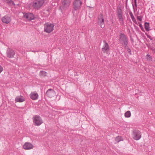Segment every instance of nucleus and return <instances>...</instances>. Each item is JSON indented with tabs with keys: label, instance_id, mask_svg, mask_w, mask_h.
Returning a JSON list of instances; mask_svg holds the SVG:
<instances>
[{
	"label": "nucleus",
	"instance_id": "nucleus-1",
	"mask_svg": "<svg viewBox=\"0 0 155 155\" xmlns=\"http://www.w3.org/2000/svg\"><path fill=\"white\" fill-rule=\"evenodd\" d=\"M54 25L50 23H46L44 25V31L47 33H50L54 30Z\"/></svg>",
	"mask_w": 155,
	"mask_h": 155
},
{
	"label": "nucleus",
	"instance_id": "nucleus-2",
	"mask_svg": "<svg viewBox=\"0 0 155 155\" xmlns=\"http://www.w3.org/2000/svg\"><path fill=\"white\" fill-rule=\"evenodd\" d=\"M33 122L35 126H39L43 123V120L39 116L35 115L33 118Z\"/></svg>",
	"mask_w": 155,
	"mask_h": 155
},
{
	"label": "nucleus",
	"instance_id": "nucleus-3",
	"mask_svg": "<svg viewBox=\"0 0 155 155\" xmlns=\"http://www.w3.org/2000/svg\"><path fill=\"white\" fill-rule=\"evenodd\" d=\"M82 2L80 0H75L73 2V13L74 14L75 12L80 8Z\"/></svg>",
	"mask_w": 155,
	"mask_h": 155
},
{
	"label": "nucleus",
	"instance_id": "nucleus-4",
	"mask_svg": "<svg viewBox=\"0 0 155 155\" xmlns=\"http://www.w3.org/2000/svg\"><path fill=\"white\" fill-rule=\"evenodd\" d=\"M44 3L43 0H36L33 2V6L36 9L40 8Z\"/></svg>",
	"mask_w": 155,
	"mask_h": 155
},
{
	"label": "nucleus",
	"instance_id": "nucleus-5",
	"mask_svg": "<svg viewBox=\"0 0 155 155\" xmlns=\"http://www.w3.org/2000/svg\"><path fill=\"white\" fill-rule=\"evenodd\" d=\"M119 41L120 42H123L125 47H126L128 44L127 39V37L124 34L120 33Z\"/></svg>",
	"mask_w": 155,
	"mask_h": 155
},
{
	"label": "nucleus",
	"instance_id": "nucleus-6",
	"mask_svg": "<svg viewBox=\"0 0 155 155\" xmlns=\"http://www.w3.org/2000/svg\"><path fill=\"white\" fill-rule=\"evenodd\" d=\"M141 133L140 131L137 130H135L133 133V138L135 140H138L141 138Z\"/></svg>",
	"mask_w": 155,
	"mask_h": 155
},
{
	"label": "nucleus",
	"instance_id": "nucleus-7",
	"mask_svg": "<svg viewBox=\"0 0 155 155\" xmlns=\"http://www.w3.org/2000/svg\"><path fill=\"white\" fill-rule=\"evenodd\" d=\"M15 53L14 51L10 48H8L6 51V54L7 56L9 58H12L14 57Z\"/></svg>",
	"mask_w": 155,
	"mask_h": 155
},
{
	"label": "nucleus",
	"instance_id": "nucleus-8",
	"mask_svg": "<svg viewBox=\"0 0 155 155\" xmlns=\"http://www.w3.org/2000/svg\"><path fill=\"white\" fill-rule=\"evenodd\" d=\"M71 0H63L62 2V7L66 10L68 8L71 3Z\"/></svg>",
	"mask_w": 155,
	"mask_h": 155
},
{
	"label": "nucleus",
	"instance_id": "nucleus-9",
	"mask_svg": "<svg viewBox=\"0 0 155 155\" xmlns=\"http://www.w3.org/2000/svg\"><path fill=\"white\" fill-rule=\"evenodd\" d=\"M98 24L101 28H103L104 27V19L103 18V15L101 14L98 16Z\"/></svg>",
	"mask_w": 155,
	"mask_h": 155
},
{
	"label": "nucleus",
	"instance_id": "nucleus-10",
	"mask_svg": "<svg viewBox=\"0 0 155 155\" xmlns=\"http://www.w3.org/2000/svg\"><path fill=\"white\" fill-rule=\"evenodd\" d=\"M55 94V92L52 89H48L46 93V95L48 97H54Z\"/></svg>",
	"mask_w": 155,
	"mask_h": 155
},
{
	"label": "nucleus",
	"instance_id": "nucleus-11",
	"mask_svg": "<svg viewBox=\"0 0 155 155\" xmlns=\"http://www.w3.org/2000/svg\"><path fill=\"white\" fill-rule=\"evenodd\" d=\"M103 42L104 44L102 48V50L104 53H107L110 50L108 44L105 40H104Z\"/></svg>",
	"mask_w": 155,
	"mask_h": 155
},
{
	"label": "nucleus",
	"instance_id": "nucleus-12",
	"mask_svg": "<svg viewBox=\"0 0 155 155\" xmlns=\"http://www.w3.org/2000/svg\"><path fill=\"white\" fill-rule=\"evenodd\" d=\"M24 17L27 20H31L35 19V17L33 14L31 13H28L25 14L24 15Z\"/></svg>",
	"mask_w": 155,
	"mask_h": 155
},
{
	"label": "nucleus",
	"instance_id": "nucleus-13",
	"mask_svg": "<svg viewBox=\"0 0 155 155\" xmlns=\"http://www.w3.org/2000/svg\"><path fill=\"white\" fill-rule=\"evenodd\" d=\"M2 20L3 23L8 24L10 22L11 18L8 15H6L3 17Z\"/></svg>",
	"mask_w": 155,
	"mask_h": 155
},
{
	"label": "nucleus",
	"instance_id": "nucleus-14",
	"mask_svg": "<svg viewBox=\"0 0 155 155\" xmlns=\"http://www.w3.org/2000/svg\"><path fill=\"white\" fill-rule=\"evenodd\" d=\"M33 146L31 143L26 142L23 146V148L25 150H29L32 149Z\"/></svg>",
	"mask_w": 155,
	"mask_h": 155
},
{
	"label": "nucleus",
	"instance_id": "nucleus-15",
	"mask_svg": "<svg viewBox=\"0 0 155 155\" xmlns=\"http://www.w3.org/2000/svg\"><path fill=\"white\" fill-rule=\"evenodd\" d=\"M30 98L32 100H35L38 99V94L36 93L31 92L30 95Z\"/></svg>",
	"mask_w": 155,
	"mask_h": 155
},
{
	"label": "nucleus",
	"instance_id": "nucleus-16",
	"mask_svg": "<svg viewBox=\"0 0 155 155\" xmlns=\"http://www.w3.org/2000/svg\"><path fill=\"white\" fill-rule=\"evenodd\" d=\"M15 102H22L24 101V97H20L18 96L15 99Z\"/></svg>",
	"mask_w": 155,
	"mask_h": 155
},
{
	"label": "nucleus",
	"instance_id": "nucleus-17",
	"mask_svg": "<svg viewBox=\"0 0 155 155\" xmlns=\"http://www.w3.org/2000/svg\"><path fill=\"white\" fill-rule=\"evenodd\" d=\"M149 24L148 23L146 22L144 24V27L146 31H149L150 30L149 29Z\"/></svg>",
	"mask_w": 155,
	"mask_h": 155
},
{
	"label": "nucleus",
	"instance_id": "nucleus-18",
	"mask_svg": "<svg viewBox=\"0 0 155 155\" xmlns=\"http://www.w3.org/2000/svg\"><path fill=\"white\" fill-rule=\"evenodd\" d=\"M130 17L132 19V20L133 22H135L136 24H137V23L136 21L135 18H134L132 13L131 12L130 13Z\"/></svg>",
	"mask_w": 155,
	"mask_h": 155
},
{
	"label": "nucleus",
	"instance_id": "nucleus-19",
	"mask_svg": "<svg viewBox=\"0 0 155 155\" xmlns=\"http://www.w3.org/2000/svg\"><path fill=\"white\" fill-rule=\"evenodd\" d=\"M124 115L126 117H129L130 116L131 113L129 111H128L125 113Z\"/></svg>",
	"mask_w": 155,
	"mask_h": 155
},
{
	"label": "nucleus",
	"instance_id": "nucleus-20",
	"mask_svg": "<svg viewBox=\"0 0 155 155\" xmlns=\"http://www.w3.org/2000/svg\"><path fill=\"white\" fill-rule=\"evenodd\" d=\"M7 3L9 4H12L15 5L14 2L12 0H5Z\"/></svg>",
	"mask_w": 155,
	"mask_h": 155
},
{
	"label": "nucleus",
	"instance_id": "nucleus-21",
	"mask_svg": "<svg viewBox=\"0 0 155 155\" xmlns=\"http://www.w3.org/2000/svg\"><path fill=\"white\" fill-rule=\"evenodd\" d=\"M121 140V138L120 137H117L115 139V141L117 143H118Z\"/></svg>",
	"mask_w": 155,
	"mask_h": 155
},
{
	"label": "nucleus",
	"instance_id": "nucleus-22",
	"mask_svg": "<svg viewBox=\"0 0 155 155\" xmlns=\"http://www.w3.org/2000/svg\"><path fill=\"white\" fill-rule=\"evenodd\" d=\"M118 17V18L119 20L120 21H122L123 20V18L122 17V14L120 15L119 14V15H117Z\"/></svg>",
	"mask_w": 155,
	"mask_h": 155
},
{
	"label": "nucleus",
	"instance_id": "nucleus-23",
	"mask_svg": "<svg viewBox=\"0 0 155 155\" xmlns=\"http://www.w3.org/2000/svg\"><path fill=\"white\" fill-rule=\"evenodd\" d=\"M119 14H122V11L121 9H120L117 12V15H119Z\"/></svg>",
	"mask_w": 155,
	"mask_h": 155
},
{
	"label": "nucleus",
	"instance_id": "nucleus-24",
	"mask_svg": "<svg viewBox=\"0 0 155 155\" xmlns=\"http://www.w3.org/2000/svg\"><path fill=\"white\" fill-rule=\"evenodd\" d=\"M137 19L138 20H139L140 21H141L142 20V18L140 16H138L137 17Z\"/></svg>",
	"mask_w": 155,
	"mask_h": 155
},
{
	"label": "nucleus",
	"instance_id": "nucleus-25",
	"mask_svg": "<svg viewBox=\"0 0 155 155\" xmlns=\"http://www.w3.org/2000/svg\"><path fill=\"white\" fill-rule=\"evenodd\" d=\"M3 70L2 67L0 65V73H1Z\"/></svg>",
	"mask_w": 155,
	"mask_h": 155
},
{
	"label": "nucleus",
	"instance_id": "nucleus-26",
	"mask_svg": "<svg viewBox=\"0 0 155 155\" xmlns=\"http://www.w3.org/2000/svg\"><path fill=\"white\" fill-rule=\"evenodd\" d=\"M147 36L148 38H149L151 40H153L150 35H147Z\"/></svg>",
	"mask_w": 155,
	"mask_h": 155
},
{
	"label": "nucleus",
	"instance_id": "nucleus-27",
	"mask_svg": "<svg viewBox=\"0 0 155 155\" xmlns=\"http://www.w3.org/2000/svg\"><path fill=\"white\" fill-rule=\"evenodd\" d=\"M147 56L149 58H148V59H151V57L150 56V55H148V54H147Z\"/></svg>",
	"mask_w": 155,
	"mask_h": 155
},
{
	"label": "nucleus",
	"instance_id": "nucleus-28",
	"mask_svg": "<svg viewBox=\"0 0 155 155\" xmlns=\"http://www.w3.org/2000/svg\"><path fill=\"white\" fill-rule=\"evenodd\" d=\"M134 3L135 4V5L136 7L137 6V0H134Z\"/></svg>",
	"mask_w": 155,
	"mask_h": 155
},
{
	"label": "nucleus",
	"instance_id": "nucleus-29",
	"mask_svg": "<svg viewBox=\"0 0 155 155\" xmlns=\"http://www.w3.org/2000/svg\"><path fill=\"white\" fill-rule=\"evenodd\" d=\"M128 52H131V51L130 49L128 50Z\"/></svg>",
	"mask_w": 155,
	"mask_h": 155
},
{
	"label": "nucleus",
	"instance_id": "nucleus-30",
	"mask_svg": "<svg viewBox=\"0 0 155 155\" xmlns=\"http://www.w3.org/2000/svg\"><path fill=\"white\" fill-rule=\"evenodd\" d=\"M139 26L140 27H142V25L141 24H140L139 25Z\"/></svg>",
	"mask_w": 155,
	"mask_h": 155
},
{
	"label": "nucleus",
	"instance_id": "nucleus-31",
	"mask_svg": "<svg viewBox=\"0 0 155 155\" xmlns=\"http://www.w3.org/2000/svg\"><path fill=\"white\" fill-rule=\"evenodd\" d=\"M41 72L44 73V72H45L44 71H41Z\"/></svg>",
	"mask_w": 155,
	"mask_h": 155
}]
</instances>
